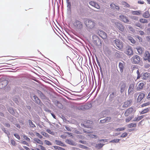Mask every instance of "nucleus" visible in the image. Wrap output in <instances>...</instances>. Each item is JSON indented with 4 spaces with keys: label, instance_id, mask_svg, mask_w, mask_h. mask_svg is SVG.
Wrapping results in <instances>:
<instances>
[{
    "label": "nucleus",
    "instance_id": "obj_6",
    "mask_svg": "<svg viewBox=\"0 0 150 150\" xmlns=\"http://www.w3.org/2000/svg\"><path fill=\"white\" fill-rule=\"evenodd\" d=\"M115 45L119 49H122L123 47V45L122 41L118 39H116L114 40Z\"/></svg>",
    "mask_w": 150,
    "mask_h": 150
},
{
    "label": "nucleus",
    "instance_id": "obj_16",
    "mask_svg": "<svg viewBox=\"0 0 150 150\" xmlns=\"http://www.w3.org/2000/svg\"><path fill=\"white\" fill-rule=\"evenodd\" d=\"M145 96L144 93H140L137 98V101L140 102L141 101Z\"/></svg>",
    "mask_w": 150,
    "mask_h": 150
},
{
    "label": "nucleus",
    "instance_id": "obj_38",
    "mask_svg": "<svg viewBox=\"0 0 150 150\" xmlns=\"http://www.w3.org/2000/svg\"><path fill=\"white\" fill-rule=\"evenodd\" d=\"M120 139H113L111 140L110 141V142L111 143H117L118 142H119L120 141Z\"/></svg>",
    "mask_w": 150,
    "mask_h": 150
},
{
    "label": "nucleus",
    "instance_id": "obj_19",
    "mask_svg": "<svg viewBox=\"0 0 150 150\" xmlns=\"http://www.w3.org/2000/svg\"><path fill=\"white\" fill-rule=\"evenodd\" d=\"M144 84L143 82H141L139 83L138 85V87L137 88V91H139L142 89L144 86Z\"/></svg>",
    "mask_w": 150,
    "mask_h": 150
},
{
    "label": "nucleus",
    "instance_id": "obj_50",
    "mask_svg": "<svg viewBox=\"0 0 150 150\" xmlns=\"http://www.w3.org/2000/svg\"><path fill=\"white\" fill-rule=\"evenodd\" d=\"M21 143L23 144L26 145L27 146L28 145V144L27 142L25 141H22L21 142Z\"/></svg>",
    "mask_w": 150,
    "mask_h": 150
},
{
    "label": "nucleus",
    "instance_id": "obj_29",
    "mask_svg": "<svg viewBox=\"0 0 150 150\" xmlns=\"http://www.w3.org/2000/svg\"><path fill=\"white\" fill-rule=\"evenodd\" d=\"M66 142L69 144L75 145V143L71 139H67L66 140Z\"/></svg>",
    "mask_w": 150,
    "mask_h": 150
},
{
    "label": "nucleus",
    "instance_id": "obj_46",
    "mask_svg": "<svg viewBox=\"0 0 150 150\" xmlns=\"http://www.w3.org/2000/svg\"><path fill=\"white\" fill-rule=\"evenodd\" d=\"M14 136L18 140L20 139V137L19 135L17 134H15Z\"/></svg>",
    "mask_w": 150,
    "mask_h": 150
},
{
    "label": "nucleus",
    "instance_id": "obj_54",
    "mask_svg": "<svg viewBox=\"0 0 150 150\" xmlns=\"http://www.w3.org/2000/svg\"><path fill=\"white\" fill-rule=\"evenodd\" d=\"M100 142L103 141L104 142H108L107 139H100L99 140Z\"/></svg>",
    "mask_w": 150,
    "mask_h": 150
},
{
    "label": "nucleus",
    "instance_id": "obj_53",
    "mask_svg": "<svg viewBox=\"0 0 150 150\" xmlns=\"http://www.w3.org/2000/svg\"><path fill=\"white\" fill-rule=\"evenodd\" d=\"M149 104H143L141 105V107H144L146 106L149 105Z\"/></svg>",
    "mask_w": 150,
    "mask_h": 150
},
{
    "label": "nucleus",
    "instance_id": "obj_9",
    "mask_svg": "<svg viewBox=\"0 0 150 150\" xmlns=\"http://www.w3.org/2000/svg\"><path fill=\"white\" fill-rule=\"evenodd\" d=\"M125 53L129 55H132L133 54V51L132 48L130 46H128L127 49Z\"/></svg>",
    "mask_w": 150,
    "mask_h": 150
},
{
    "label": "nucleus",
    "instance_id": "obj_15",
    "mask_svg": "<svg viewBox=\"0 0 150 150\" xmlns=\"http://www.w3.org/2000/svg\"><path fill=\"white\" fill-rule=\"evenodd\" d=\"M33 143L36 144L43 145V144L42 141L39 139H38L35 138L33 139Z\"/></svg>",
    "mask_w": 150,
    "mask_h": 150
},
{
    "label": "nucleus",
    "instance_id": "obj_33",
    "mask_svg": "<svg viewBox=\"0 0 150 150\" xmlns=\"http://www.w3.org/2000/svg\"><path fill=\"white\" fill-rule=\"evenodd\" d=\"M23 136L24 139L25 140L28 142H30V139L29 137H28L27 136L25 135H23Z\"/></svg>",
    "mask_w": 150,
    "mask_h": 150
},
{
    "label": "nucleus",
    "instance_id": "obj_37",
    "mask_svg": "<svg viewBox=\"0 0 150 150\" xmlns=\"http://www.w3.org/2000/svg\"><path fill=\"white\" fill-rule=\"evenodd\" d=\"M125 127H121V128H118L115 129V130L117 131H123L125 129Z\"/></svg>",
    "mask_w": 150,
    "mask_h": 150
},
{
    "label": "nucleus",
    "instance_id": "obj_43",
    "mask_svg": "<svg viewBox=\"0 0 150 150\" xmlns=\"http://www.w3.org/2000/svg\"><path fill=\"white\" fill-rule=\"evenodd\" d=\"M11 143V144L13 146H16V143L15 140L12 139H11L10 141Z\"/></svg>",
    "mask_w": 150,
    "mask_h": 150
},
{
    "label": "nucleus",
    "instance_id": "obj_30",
    "mask_svg": "<svg viewBox=\"0 0 150 150\" xmlns=\"http://www.w3.org/2000/svg\"><path fill=\"white\" fill-rule=\"evenodd\" d=\"M137 126V124L136 123H132L129 124L128 125V127L129 128H132L133 127H136Z\"/></svg>",
    "mask_w": 150,
    "mask_h": 150
},
{
    "label": "nucleus",
    "instance_id": "obj_10",
    "mask_svg": "<svg viewBox=\"0 0 150 150\" xmlns=\"http://www.w3.org/2000/svg\"><path fill=\"white\" fill-rule=\"evenodd\" d=\"M119 19L125 23H128L129 20L128 19V18L123 15H121L119 16Z\"/></svg>",
    "mask_w": 150,
    "mask_h": 150
},
{
    "label": "nucleus",
    "instance_id": "obj_59",
    "mask_svg": "<svg viewBox=\"0 0 150 150\" xmlns=\"http://www.w3.org/2000/svg\"><path fill=\"white\" fill-rule=\"evenodd\" d=\"M133 19L137 21L138 20V17L136 16H134L133 17Z\"/></svg>",
    "mask_w": 150,
    "mask_h": 150
},
{
    "label": "nucleus",
    "instance_id": "obj_62",
    "mask_svg": "<svg viewBox=\"0 0 150 150\" xmlns=\"http://www.w3.org/2000/svg\"><path fill=\"white\" fill-rule=\"evenodd\" d=\"M23 148L26 150H30L29 148L26 146H23Z\"/></svg>",
    "mask_w": 150,
    "mask_h": 150
},
{
    "label": "nucleus",
    "instance_id": "obj_40",
    "mask_svg": "<svg viewBox=\"0 0 150 150\" xmlns=\"http://www.w3.org/2000/svg\"><path fill=\"white\" fill-rule=\"evenodd\" d=\"M127 135V134L126 132H124L120 136L121 137H125Z\"/></svg>",
    "mask_w": 150,
    "mask_h": 150
},
{
    "label": "nucleus",
    "instance_id": "obj_25",
    "mask_svg": "<svg viewBox=\"0 0 150 150\" xmlns=\"http://www.w3.org/2000/svg\"><path fill=\"white\" fill-rule=\"evenodd\" d=\"M119 67L120 69V71L121 73L123 71V70L124 68V66L123 63L121 62L119 63Z\"/></svg>",
    "mask_w": 150,
    "mask_h": 150
},
{
    "label": "nucleus",
    "instance_id": "obj_47",
    "mask_svg": "<svg viewBox=\"0 0 150 150\" xmlns=\"http://www.w3.org/2000/svg\"><path fill=\"white\" fill-rule=\"evenodd\" d=\"M45 144H47V145H51V143L49 141H48V140H45Z\"/></svg>",
    "mask_w": 150,
    "mask_h": 150
},
{
    "label": "nucleus",
    "instance_id": "obj_11",
    "mask_svg": "<svg viewBox=\"0 0 150 150\" xmlns=\"http://www.w3.org/2000/svg\"><path fill=\"white\" fill-rule=\"evenodd\" d=\"M134 111V110L132 108H130L127 109L125 113V115L126 117L128 116L130 114L132 113Z\"/></svg>",
    "mask_w": 150,
    "mask_h": 150
},
{
    "label": "nucleus",
    "instance_id": "obj_5",
    "mask_svg": "<svg viewBox=\"0 0 150 150\" xmlns=\"http://www.w3.org/2000/svg\"><path fill=\"white\" fill-rule=\"evenodd\" d=\"M131 60L133 63L134 64H138L140 62V58L139 56L136 55L132 57Z\"/></svg>",
    "mask_w": 150,
    "mask_h": 150
},
{
    "label": "nucleus",
    "instance_id": "obj_20",
    "mask_svg": "<svg viewBox=\"0 0 150 150\" xmlns=\"http://www.w3.org/2000/svg\"><path fill=\"white\" fill-rule=\"evenodd\" d=\"M110 6L111 8L113 9H116L117 10H119L120 9L119 7V6L116 5L115 4L113 3H112L110 4Z\"/></svg>",
    "mask_w": 150,
    "mask_h": 150
},
{
    "label": "nucleus",
    "instance_id": "obj_13",
    "mask_svg": "<svg viewBox=\"0 0 150 150\" xmlns=\"http://www.w3.org/2000/svg\"><path fill=\"white\" fill-rule=\"evenodd\" d=\"M89 4L91 5L94 7L98 9H100V6L98 5V4L94 1H90L89 2Z\"/></svg>",
    "mask_w": 150,
    "mask_h": 150
},
{
    "label": "nucleus",
    "instance_id": "obj_35",
    "mask_svg": "<svg viewBox=\"0 0 150 150\" xmlns=\"http://www.w3.org/2000/svg\"><path fill=\"white\" fill-rule=\"evenodd\" d=\"M104 144H96V147L98 148V149H100L104 145Z\"/></svg>",
    "mask_w": 150,
    "mask_h": 150
},
{
    "label": "nucleus",
    "instance_id": "obj_57",
    "mask_svg": "<svg viewBox=\"0 0 150 150\" xmlns=\"http://www.w3.org/2000/svg\"><path fill=\"white\" fill-rule=\"evenodd\" d=\"M84 132L86 133H91L92 132L90 131H84Z\"/></svg>",
    "mask_w": 150,
    "mask_h": 150
},
{
    "label": "nucleus",
    "instance_id": "obj_22",
    "mask_svg": "<svg viewBox=\"0 0 150 150\" xmlns=\"http://www.w3.org/2000/svg\"><path fill=\"white\" fill-rule=\"evenodd\" d=\"M32 99L33 101L36 103H40V100L36 96H35L33 97Z\"/></svg>",
    "mask_w": 150,
    "mask_h": 150
},
{
    "label": "nucleus",
    "instance_id": "obj_1",
    "mask_svg": "<svg viewBox=\"0 0 150 150\" xmlns=\"http://www.w3.org/2000/svg\"><path fill=\"white\" fill-rule=\"evenodd\" d=\"M76 11L78 15H81L84 12V7L80 4L79 5L76 6Z\"/></svg>",
    "mask_w": 150,
    "mask_h": 150
},
{
    "label": "nucleus",
    "instance_id": "obj_49",
    "mask_svg": "<svg viewBox=\"0 0 150 150\" xmlns=\"http://www.w3.org/2000/svg\"><path fill=\"white\" fill-rule=\"evenodd\" d=\"M135 25L136 26L140 28H142V25L139 23H136Z\"/></svg>",
    "mask_w": 150,
    "mask_h": 150
},
{
    "label": "nucleus",
    "instance_id": "obj_41",
    "mask_svg": "<svg viewBox=\"0 0 150 150\" xmlns=\"http://www.w3.org/2000/svg\"><path fill=\"white\" fill-rule=\"evenodd\" d=\"M57 144L58 145L62 146L63 145V143L60 141H56Z\"/></svg>",
    "mask_w": 150,
    "mask_h": 150
},
{
    "label": "nucleus",
    "instance_id": "obj_64",
    "mask_svg": "<svg viewBox=\"0 0 150 150\" xmlns=\"http://www.w3.org/2000/svg\"><path fill=\"white\" fill-rule=\"evenodd\" d=\"M147 99H150V92L148 93L147 96Z\"/></svg>",
    "mask_w": 150,
    "mask_h": 150
},
{
    "label": "nucleus",
    "instance_id": "obj_36",
    "mask_svg": "<svg viewBox=\"0 0 150 150\" xmlns=\"http://www.w3.org/2000/svg\"><path fill=\"white\" fill-rule=\"evenodd\" d=\"M8 110L11 114L13 115H14V111L12 108H9L8 109Z\"/></svg>",
    "mask_w": 150,
    "mask_h": 150
},
{
    "label": "nucleus",
    "instance_id": "obj_61",
    "mask_svg": "<svg viewBox=\"0 0 150 150\" xmlns=\"http://www.w3.org/2000/svg\"><path fill=\"white\" fill-rule=\"evenodd\" d=\"M65 128L67 129L68 131H71V129L69 127L66 126Z\"/></svg>",
    "mask_w": 150,
    "mask_h": 150
},
{
    "label": "nucleus",
    "instance_id": "obj_26",
    "mask_svg": "<svg viewBox=\"0 0 150 150\" xmlns=\"http://www.w3.org/2000/svg\"><path fill=\"white\" fill-rule=\"evenodd\" d=\"M94 43L96 45H98L101 44V41L99 38H97L95 40H94Z\"/></svg>",
    "mask_w": 150,
    "mask_h": 150
},
{
    "label": "nucleus",
    "instance_id": "obj_63",
    "mask_svg": "<svg viewBox=\"0 0 150 150\" xmlns=\"http://www.w3.org/2000/svg\"><path fill=\"white\" fill-rule=\"evenodd\" d=\"M146 39L149 41H150V36H148L146 37Z\"/></svg>",
    "mask_w": 150,
    "mask_h": 150
},
{
    "label": "nucleus",
    "instance_id": "obj_2",
    "mask_svg": "<svg viewBox=\"0 0 150 150\" xmlns=\"http://www.w3.org/2000/svg\"><path fill=\"white\" fill-rule=\"evenodd\" d=\"M74 26L78 29H81L83 27V25L81 22L76 20L73 23Z\"/></svg>",
    "mask_w": 150,
    "mask_h": 150
},
{
    "label": "nucleus",
    "instance_id": "obj_34",
    "mask_svg": "<svg viewBox=\"0 0 150 150\" xmlns=\"http://www.w3.org/2000/svg\"><path fill=\"white\" fill-rule=\"evenodd\" d=\"M134 115H132L131 117H129L125 119V121L126 122H128L130 121L132 119L134 118Z\"/></svg>",
    "mask_w": 150,
    "mask_h": 150
},
{
    "label": "nucleus",
    "instance_id": "obj_4",
    "mask_svg": "<svg viewBox=\"0 0 150 150\" xmlns=\"http://www.w3.org/2000/svg\"><path fill=\"white\" fill-rule=\"evenodd\" d=\"M91 107V104H86V105L79 107L78 109L80 110H85L90 109Z\"/></svg>",
    "mask_w": 150,
    "mask_h": 150
},
{
    "label": "nucleus",
    "instance_id": "obj_51",
    "mask_svg": "<svg viewBox=\"0 0 150 150\" xmlns=\"http://www.w3.org/2000/svg\"><path fill=\"white\" fill-rule=\"evenodd\" d=\"M40 149L42 150H46L44 146H42V145H40Z\"/></svg>",
    "mask_w": 150,
    "mask_h": 150
},
{
    "label": "nucleus",
    "instance_id": "obj_32",
    "mask_svg": "<svg viewBox=\"0 0 150 150\" xmlns=\"http://www.w3.org/2000/svg\"><path fill=\"white\" fill-rule=\"evenodd\" d=\"M139 21L142 23H147L148 22V20L144 18H141L140 19Z\"/></svg>",
    "mask_w": 150,
    "mask_h": 150
},
{
    "label": "nucleus",
    "instance_id": "obj_14",
    "mask_svg": "<svg viewBox=\"0 0 150 150\" xmlns=\"http://www.w3.org/2000/svg\"><path fill=\"white\" fill-rule=\"evenodd\" d=\"M134 84L133 83L131 84L129 86V88L128 90V93L129 94L132 93L133 92L134 89Z\"/></svg>",
    "mask_w": 150,
    "mask_h": 150
},
{
    "label": "nucleus",
    "instance_id": "obj_56",
    "mask_svg": "<svg viewBox=\"0 0 150 150\" xmlns=\"http://www.w3.org/2000/svg\"><path fill=\"white\" fill-rule=\"evenodd\" d=\"M137 73L138 74V76L137 77V79H139L140 78V76H139V71L138 70L137 71Z\"/></svg>",
    "mask_w": 150,
    "mask_h": 150
},
{
    "label": "nucleus",
    "instance_id": "obj_8",
    "mask_svg": "<svg viewBox=\"0 0 150 150\" xmlns=\"http://www.w3.org/2000/svg\"><path fill=\"white\" fill-rule=\"evenodd\" d=\"M115 27L118 28L120 30L123 31L124 30V27L123 25L121 23H115Z\"/></svg>",
    "mask_w": 150,
    "mask_h": 150
},
{
    "label": "nucleus",
    "instance_id": "obj_17",
    "mask_svg": "<svg viewBox=\"0 0 150 150\" xmlns=\"http://www.w3.org/2000/svg\"><path fill=\"white\" fill-rule=\"evenodd\" d=\"M144 117V115H142L141 116H138L137 117L134 118L133 120V121L138 122L142 120Z\"/></svg>",
    "mask_w": 150,
    "mask_h": 150
},
{
    "label": "nucleus",
    "instance_id": "obj_39",
    "mask_svg": "<svg viewBox=\"0 0 150 150\" xmlns=\"http://www.w3.org/2000/svg\"><path fill=\"white\" fill-rule=\"evenodd\" d=\"M29 125L30 127L34 128V127H35V125L33 124V122H32V121L30 120H29Z\"/></svg>",
    "mask_w": 150,
    "mask_h": 150
},
{
    "label": "nucleus",
    "instance_id": "obj_18",
    "mask_svg": "<svg viewBox=\"0 0 150 150\" xmlns=\"http://www.w3.org/2000/svg\"><path fill=\"white\" fill-rule=\"evenodd\" d=\"M150 110V107L146 108L140 112V114H143L148 112Z\"/></svg>",
    "mask_w": 150,
    "mask_h": 150
},
{
    "label": "nucleus",
    "instance_id": "obj_27",
    "mask_svg": "<svg viewBox=\"0 0 150 150\" xmlns=\"http://www.w3.org/2000/svg\"><path fill=\"white\" fill-rule=\"evenodd\" d=\"M127 38L132 43H134L135 42V40L133 38L130 36H128L127 37Z\"/></svg>",
    "mask_w": 150,
    "mask_h": 150
},
{
    "label": "nucleus",
    "instance_id": "obj_58",
    "mask_svg": "<svg viewBox=\"0 0 150 150\" xmlns=\"http://www.w3.org/2000/svg\"><path fill=\"white\" fill-rule=\"evenodd\" d=\"M47 132L48 133H50V134H52V131H51V130L50 129H47Z\"/></svg>",
    "mask_w": 150,
    "mask_h": 150
},
{
    "label": "nucleus",
    "instance_id": "obj_7",
    "mask_svg": "<svg viewBox=\"0 0 150 150\" xmlns=\"http://www.w3.org/2000/svg\"><path fill=\"white\" fill-rule=\"evenodd\" d=\"M99 35L103 39H106L107 38V34L102 30H99L98 31Z\"/></svg>",
    "mask_w": 150,
    "mask_h": 150
},
{
    "label": "nucleus",
    "instance_id": "obj_60",
    "mask_svg": "<svg viewBox=\"0 0 150 150\" xmlns=\"http://www.w3.org/2000/svg\"><path fill=\"white\" fill-rule=\"evenodd\" d=\"M100 122H101L102 123H103L105 122H106V121H105L104 119H103V120H100Z\"/></svg>",
    "mask_w": 150,
    "mask_h": 150
},
{
    "label": "nucleus",
    "instance_id": "obj_45",
    "mask_svg": "<svg viewBox=\"0 0 150 150\" xmlns=\"http://www.w3.org/2000/svg\"><path fill=\"white\" fill-rule=\"evenodd\" d=\"M36 135L40 139H41L42 138V136L38 133L36 132Z\"/></svg>",
    "mask_w": 150,
    "mask_h": 150
},
{
    "label": "nucleus",
    "instance_id": "obj_21",
    "mask_svg": "<svg viewBox=\"0 0 150 150\" xmlns=\"http://www.w3.org/2000/svg\"><path fill=\"white\" fill-rule=\"evenodd\" d=\"M126 87V84L124 83H123L120 86V91L121 93H122L125 91Z\"/></svg>",
    "mask_w": 150,
    "mask_h": 150
},
{
    "label": "nucleus",
    "instance_id": "obj_48",
    "mask_svg": "<svg viewBox=\"0 0 150 150\" xmlns=\"http://www.w3.org/2000/svg\"><path fill=\"white\" fill-rule=\"evenodd\" d=\"M57 105H56L57 106H58L60 108H63V107L62 105V104H57Z\"/></svg>",
    "mask_w": 150,
    "mask_h": 150
},
{
    "label": "nucleus",
    "instance_id": "obj_12",
    "mask_svg": "<svg viewBox=\"0 0 150 150\" xmlns=\"http://www.w3.org/2000/svg\"><path fill=\"white\" fill-rule=\"evenodd\" d=\"M145 60H147L150 62V54L149 52L146 51L144 54Z\"/></svg>",
    "mask_w": 150,
    "mask_h": 150
},
{
    "label": "nucleus",
    "instance_id": "obj_44",
    "mask_svg": "<svg viewBox=\"0 0 150 150\" xmlns=\"http://www.w3.org/2000/svg\"><path fill=\"white\" fill-rule=\"evenodd\" d=\"M111 119V118L110 117H108L104 119L105 120V121H106V122H110Z\"/></svg>",
    "mask_w": 150,
    "mask_h": 150
},
{
    "label": "nucleus",
    "instance_id": "obj_55",
    "mask_svg": "<svg viewBox=\"0 0 150 150\" xmlns=\"http://www.w3.org/2000/svg\"><path fill=\"white\" fill-rule=\"evenodd\" d=\"M139 34L141 35H143L144 34V33L143 31L139 30Z\"/></svg>",
    "mask_w": 150,
    "mask_h": 150
},
{
    "label": "nucleus",
    "instance_id": "obj_42",
    "mask_svg": "<svg viewBox=\"0 0 150 150\" xmlns=\"http://www.w3.org/2000/svg\"><path fill=\"white\" fill-rule=\"evenodd\" d=\"M78 146L80 148H81L82 149H86L87 148V147L86 146L84 145L81 144H79L78 145Z\"/></svg>",
    "mask_w": 150,
    "mask_h": 150
},
{
    "label": "nucleus",
    "instance_id": "obj_31",
    "mask_svg": "<svg viewBox=\"0 0 150 150\" xmlns=\"http://www.w3.org/2000/svg\"><path fill=\"white\" fill-rule=\"evenodd\" d=\"M132 14L133 15H140L141 13V11H132Z\"/></svg>",
    "mask_w": 150,
    "mask_h": 150
},
{
    "label": "nucleus",
    "instance_id": "obj_3",
    "mask_svg": "<svg viewBox=\"0 0 150 150\" xmlns=\"http://www.w3.org/2000/svg\"><path fill=\"white\" fill-rule=\"evenodd\" d=\"M86 25L88 28L92 29L95 26L96 23L92 21L88 20L87 22H86Z\"/></svg>",
    "mask_w": 150,
    "mask_h": 150
},
{
    "label": "nucleus",
    "instance_id": "obj_52",
    "mask_svg": "<svg viewBox=\"0 0 150 150\" xmlns=\"http://www.w3.org/2000/svg\"><path fill=\"white\" fill-rule=\"evenodd\" d=\"M138 3L139 4H144V2L143 1H142L141 0L138 1Z\"/></svg>",
    "mask_w": 150,
    "mask_h": 150
},
{
    "label": "nucleus",
    "instance_id": "obj_28",
    "mask_svg": "<svg viewBox=\"0 0 150 150\" xmlns=\"http://www.w3.org/2000/svg\"><path fill=\"white\" fill-rule=\"evenodd\" d=\"M136 49L137 50L139 54H142L143 52V50L142 47H138L137 48H136Z\"/></svg>",
    "mask_w": 150,
    "mask_h": 150
},
{
    "label": "nucleus",
    "instance_id": "obj_24",
    "mask_svg": "<svg viewBox=\"0 0 150 150\" xmlns=\"http://www.w3.org/2000/svg\"><path fill=\"white\" fill-rule=\"evenodd\" d=\"M150 76L149 73L146 72L144 73L143 75V79H147Z\"/></svg>",
    "mask_w": 150,
    "mask_h": 150
},
{
    "label": "nucleus",
    "instance_id": "obj_23",
    "mask_svg": "<svg viewBox=\"0 0 150 150\" xmlns=\"http://www.w3.org/2000/svg\"><path fill=\"white\" fill-rule=\"evenodd\" d=\"M143 16L146 18H149L150 17V14L148 11H145L143 14Z\"/></svg>",
    "mask_w": 150,
    "mask_h": 150
}]
</instances>
